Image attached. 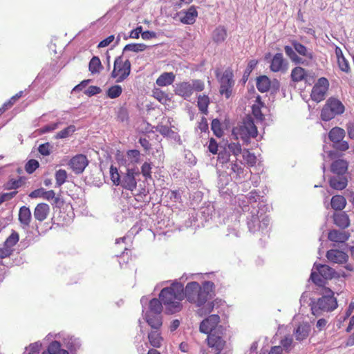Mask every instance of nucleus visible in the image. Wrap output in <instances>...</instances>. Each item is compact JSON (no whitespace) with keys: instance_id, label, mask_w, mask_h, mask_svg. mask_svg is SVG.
<instances>
[{"instance_id":"obj_1","label":"nucleus","mask_w":354,"mask_h":354,"mask_svg":"<svg viewBox=\"0 0 354 354\" xmlns=\"http://www.w3.org/2000/svg\"><path fill=\"white\" fill-rule=\"evenodd\" d=\"M214 283L209 281H204L202 285L196 281L189 282L183 288L184 298H186L187 301L195 304L198 307H201L207 303L204 313H209L214 309V304L213 301H207L214 295ZM200 313L201 315L203 313V308L200 310Z\"/></svg>"},{"instance_id":"obj_2","label":"nucleus","mask_w":354,"mask_h":354,"mask_svg":"<svg viewBox=\"0 0 354 354\" xmlns=\"http://www.w3.org/2000/svg\"><path fill=\"white\" fill-rule=\"evenodd\" d=\"M159 298L165 306L166 313H178L183 307L180 301L184 299L183 287L181 284L176 283L165 288L160 291Z\"/></svg>"},{"instance_id":"obj_3","label":"nucleus","mask_w":354,"mask_h":354,"mask_svg":"<svg viewBox=\"0 0 354 354\" xmlns=\"http://www.w3.org/2000/svg\"><path fill=\"white\" fill-rule=\"evenodd\" d=\"M326 295L319 298L317 301L313 302L311 305L312 313L315 316H319L324 312H330L337 307V302L334 297L333 292L327 289Z\"/></svg>"},{"instance_id":"obj_4","label":"nucleus","mask_w":354,"mask_h":354,"mask_svg":"<svg viewBox=\"0 0 354 354\" xmlns=\"http://www.w3.org/2000/svg\"><path fill=\"white\" fill-rule=\"evenodd\" d=\"M205 88V84L201 80H193L192 82H180L174 86V93L185 100L189 99L194 91L201 92Z\"/></svg>"},{"instance_id":"obj_5","label":"nucleus","mask_w":354,"mask_h":354,"mask_svg":"<svg viewBox=\"0 0 354 354\" xmlns=\"http://www.w3.org/2000/svg\"><path fill=\"white\" fill-rule=\"evenodd\" d=\"M232 133L236 137L240 138L244 142L249 143L251 138L257 136L258 131L253 120L250 118L245 119L242 124L239 127H234Z\"/></svg>"},{"instance_id":"obj_6","label":"nucleus","mask_w":354,"mask_h":354,"mask_svg":"<svg viewBox=\"0 0 354 354\" xmlns=\"http://www.w3.org/2000/svg\"><path fill=\"white\" fill-rule=\"evenodd\" d=\"M345 111V106L342 102L335 98L329 97L321 111V118L324 121H329L336 115H342Z\"/></svg>"},{"instance_id":"obj_7","label":"nucleus","mask_w":354,"mask_h":354,"mask_svg":"<svg viewBox=\"0 0 354 354\" xmlns=\"http://www.w3.org/2000/svg\"><path fill=\"white\" fill-rule=\"evenodd\" d=\"M313 270L310 274V279L312 281L319 286H323L325 283L324 279H331L335 277L336 272L333 268L326 264H321L315 263Z\"/></svg>"},{"instance_id":"obj_8","label":"nucleus","mask_w":354,"mask_h":354,"mask_svg":"<svg viewBox=\"0 0 354 354\" xmlns=\"http://www.w3.org/2000/svg\"><path fill=\"white\" fill-rule=\"evenodd\" d=\"M216 76L218 78L220 84V94L225 95V97L228 99L232 95L234 85L232 69L231 68H226L221 75L218 72H216Z\"/></svg>"},{"instance_id":"obj_9","label":"nucleus","mask_w":354,"mask_h":354,"mask_svg":"<svg viewBox=\"0 0 354 354\" xmlns=\"http://www.w3.org/2000/svg\"><path fill=\"white\" fill-rule=\"evenodd\" d=\"M131 67V64L128 59L124 60L122 56L117 57L114 61L111 77L115 79L118 83L123 82L129 76Z\"/></svg>"},{"instance_id":"obj_10","label":"nucleus","mask_w":354,"mask_h":354,"mask_svg":"<svg viewBox=\"0 0 354 354\" xmlns=\"http://www.w3.org/2000/svg\"><path fill=\"white\" fill-rule=\"evenodd\" d=\"M344 137V129L338 127H333L328 133V138L333 142V147L337 151H346L349 149L348 142L343 140Z\"/></svg>"},{"instance_id":"obj_11","label":"nucleus","mask_w":354,"mask_h":354,"mask_svg":"<svg viewBox=\"0 0 354 354\" xmlns=\"http://www.w3.org/2000/svg\"><path fill=\"white\" fill-rule=\"evenodd\" d=\"M328 87V80L326 77L319 78L313 87L310 94L311 99L317 102L324 100Z\"/></svg>"},{"instance_id":"obj_12","label":"nucleus","mask_w":354,"mask_h":354,"mask_svg":"<svg viewBox=\"0 0 354 354\" xmlns=\"http://www.w3.org/2000/svg\"><path fill=\"white\" fill-rule=\"evenodd\" d=\"M207 335V343L208 346L216 353H220L225 346V341L223 338L222 330L218 329Z\"/></svg>"},{"instance_id":"obj_13","label":"nucleus","mask_w":354,"mask_h":354,"mask_svg":"<svg viewBox=\"0 0 354 354\" xmlns=\"http://www.w3.org/2000/svg\"><path fill=\"white\" fill-rule=\"evenodd\" d=\"M220 317L218 315H211L201 322L199 330L205 334L213 333L214 330L221 329V326L218 327Z\"/></svg>"},{"instance_id":"obj_14","label":"nucleus","mask_w":354,"mask_h":354,"mask_svg":"<svg viewBox=\"0 0 354 354\" xmlns=\"http://www.w3.org/2000/svg\"><path fill=\"white\" fill-rule=\"evenodd\" d=\"M288 69V62L281 53H276L270 60V70L274 73H286Z\"/></svg>"},{"instance_id":"obj_15","label":"nucleus","mask_w":354,"mask_h":354,"mask_svg":"<svg viewBox=\"0 0 354 354\" xmlns=\"http://www.w3.org/2000/svg\"><path fill=\"white\" fill-rule=\"evenodd\" d=\"M88 164V160L85 155L77 154L73 157L69 162L72 170L76 174H82Z\"/></svg>"},{"instance_id":"obj_16","label":"nucleus","mask_w":354,"mask_h":354,"mask_svg":"<svg viewBox=\"0 0 354 354\" xmlns=\"http://www.w3.org/2000/svg\"><path fill=\"white\" fill-rule=\"evenodd\" d=\"M136 175H138V173L134 172L133 169H128L127 173L122 176L120 185L125 189L133 191L137 187Z\"/></svg>"},{"instance_id":"obj_17","label":"nucleus","mask_w":354,"mask_h":354,"mask_svg":"<svg viewBox=\"0 0 354 354\" xmlns=\"http://www.w3.org/2000/svg\"><path fill=\"white\" fill-rule=\"evenodd\" d=\"M180 15V21L184 24L192 25L198 17V11L194 6H190L187 10H181L178 13Z\"/></svg>"},{"instance_id":"obj_18","label":"nucleus","mask_w":354,"mask_h":354,"mask_svg":"<svg viewBox=\"0 0 354 354\" xmlns=\"http://www.w3.org/2000/svg\"><path fill=\"white\" fill-rule=\"evenodd\" d=\"M326 257L330 262L338 264L346 263L348 259V256L346 252L335 249L327 251Z\"/></svg>"},{"instance_id":"obj_19","label":"nucleus","mask_w":354,"mask_h":354,"mask_svg":"<svg viewBox=\"0 0 354 354\" xmlns=\"http://www.w3.org/2000/svg\"><path fill=\"white\" fill-rule=\"evenodd\" d=\"M49 205L46 203H41L37 204L35 208L34 217L37 221L42 222L47 218V217L49 215Z\"/></svg>"},{"instance_id":"obj_20","label":"nucleus","mask_w":354,"mask_h":354,"mask_svg":"<svg viewBox=\"0 0 354 354\" xmlns=\"http://www.w3.org/2000/svg\"><path fill=\"white\" fill-rule=\"evenodd\" d=\"M348 162L344 159L334 160L330 165V171L338 176H343L347 172Z\"/></svg>"},{"instance_id":"obj_21","label":"nucleus","mask_w":354,"mask_h":354,"mask_svg":"<svg viewBox=\"0 0 354 354\" xmlns=\"http://www.w3.org/2000/svg\"><path fill=\"white\" fill-rule=\"evenodd\" d=\"M147 338L150 345L154 348V349L160 348L164 342V338L159 329L151 330L148 333Z\"/></svg>"},{"instance_id":"obj_22","label":"nucleus","mask_w":354,"mask_h":354,"mask_svg":"<svg viewBox=\"0 0 354 354\" xmlns=\"http://www.w3.org/2000/svg\"><path fill=\"white\" fill-rule=\"evenodd\" d=\"M145 320L153 330L160 329L162 325V319L160 314L147 312L146 313Z\"/></svg>"},{"instance_id":"obj_23","label":"nucleus","mask_w":354,"mask_h":354,"mask_svg":"<svg viewBox=\"0 0 354 354\" xmlns=\"http://www.w3.org/2000/svg\"><path fill=\"white\" fill-rule=\"evenodd\" d=\"M334 223L342 229H346L350 225V219L345 212L335 213L333 214Z\"/></svg>"},{"instance_id":"obj_24","label":"nucleus","mask_w":354,"mask_h":354,"mask_svg":"<svg viewBox=\"0 0 354 354\" xmlns=\"http://www.w3.org/2000/svg\"><path fill=\"white\" fill-rule=\"evenodd\" d=\"M348 184V180L343 176H338L331 177L329 179L330 186L336 190H342L345 189Z\"/></svg>"},{"instance_id":"obj_25","label":"nucleus","mask_w":354,"mask_h":354,"mask_svg":"<svg viewBox=\"0 0 354 354\" xmlns=\"http://www.w3.org/2000/svg\"><path fill=\"white\" fill-rule=\"evenodd\" d=\"M310 331V326L308 323L300 324L294 332L295 339L302 341L307 338Z\"/></svg>"},{"instance_id":"obj_26","label":"nucleus","mask_w":354,"mask_h":354,"mask_svg":"<svg viewBox=\"0 0 354 354\" xmlns=\"http://www.w3.org/2000/svg\"><path fill=\"white\" fill-rule=\"evenodd\" d=\"M32 216L29 207L22 206L19 211V221L24 227H28L31 221Z\"/></svg>"},{"instance_id":"obj_27","label":"nucleus","mask_w":354,"mask_h":354,"mask_svg":"<svg viewBox=\"0 0 354 354\" xmlns=\"http://www.w3.org/2000/svg\"><path fill=\"white\" fill-rule=\"evenodd\" d=\"M175 80V75L172 72H165L156 80V83L159 86H167L173 84Z\"/></svg>"},{"instance_id":"obj_28","label":"nucleus","mask_w":354,"mask_h":354,"mask_svg":"<svg viewBox=\"0 0 354 354\" xmlns=\"http://www.w3.org/2000/svg\"><path fill=\"white\" fill-rule=\"evenodd\" d=\"M335 54L337 59V64L341 71L348 73L351 71V68L348 62L344 57L343 53L340 48L336 47Z\"/></svg>"},{"instance_id":"obj_29","label":"nucleus","mask_w":354,"mask_h":354,"mask_svg":"<svg viewBox=\"0 0 354 354\" xmlns=\"http://www.w3.org/2000/svg\"><path fill=\"white\" fill-rule=\"evenodd\" d=\"M328 238L330 241L337 243H344L349 238V234L333 230L329 232Z\"/></svg>"},{"instance_id":"obj_30","label":"nucleus","mask_w":354,"mask_h":354,"mask_svg":"<svg viewBox=\"0 0 354 354\" xmlns=\"http://www.w3.org/2000/svg\"><path fill=\"white\" fill-rule=\"evenodd\" d=\"M257 88L261 93L269 91L271 85L270 78L266 75H261L257 78Z\"/></svg>"},{"instance_id":"obj_31","label":"nucleus","mask_w":354,"mask_h":354,"mask_svg":"<svg viewBox=\"0 0 354 354\" xmlns=\"http://www.w3.org/2000/svg\"><path fill=\"white\" fill-rule=\"evenodd\" d=\"M290 76L292 81L299 82L304 80L308 75L304 68L300 66H296L292 70Z\"/></svg>"},{"instance_id":"obj_32","label":"nucleus","mask_w":354,"mask_h":354,"mask_svg":"<svg viewBox=\"0 0 354 354\" xmlns=\"http://www.w3.org/2000/svg\"><path fill=\"white\" fill-rule=\"evenodd\" d=\"M330 205L335 210H342L346 205V200L341 195L333 196L330 201Z\"/></svg>"},{"instance_id":"obj_33","label":"nucleus","mask_w":354,"mask_h":354,"mask_svg":"<svg viewBox=\"0 0 354 354\" xmlns=\"http://www.w3.org/2000/svg\"><path fill=\"white\" fill-rule=\"evenodd\" d=\"M295 50L301 55L306 57L310 59L313 58V53L308 50L307 48L302 44L294 40L292 41Z\"/></svg>"},{"instance_id":"obj_34","label":"nucleus","mask_w":354,"mask_h":354,"mask_svg":"<svg viewBox=\"0 0 354 354\" xmlns=\"http://www.w3.org/2000/svg\"><path fill=\"white\" fill-rule=\"evenodd\" d=\"M210 103L209 97L206 95H199L197 100V106L199 111L207 115L208 113V106Z\"/></svg>"},{"instance_id":"obj_35","label":"nucleus","mask_w":354,"mask_h":354,"mask_svg":"<svg viewBox=\"0 0 354 354\" xmlns=\"http://www.w3.org/2000/svg\"><path fill=\"white\" fill-rule=\"evenodd\" d=\"M152 96L162 104H167L170 101L168 94L158 88L153 89Z\"/></svg>"},{"instance_id":"obj_36","label":"nucleus","mask_w":354,"mask_h":354,"mask_svg":"<svg viewBox=\"0 0 354 354\" xmlns=\"http://www.w3.org/2000/svg\"><path fill=\"white\" fill-rule=\"evenodd\" d=\"M227 37V30L223 26H218L213 32L212 39L216 43L224 41Z\"/></svg>"},{"instance_id":"obj_37","label":"nucleus","mask_w":354,"mask_h":354,"mask_svg":"<svg viewBox=\"0 0 354 354\" xmlns=\"http://www.w3.org/2000/svg\"><path fill=\"white\" fill-rule=\"evenodd\" d=\"M19 240V233L13 230L10 235L6 239L3 245L8 249L14 250L13 247L18 243Z\"/></svg>"},{"instance_id":"obj_38","label":"nucleus","mask_w":354,"mask_h":354,"mask_svg":"<svg viewBox=\"0 0 354 354\" xmlns=\"http://www.w3.org/2000/svg\"><path fill=\"white\" fill-rule=\"evenodd\" d=\"M163 304L159 299H152L149 301V313L161 314L162 311Z\"/></svg>"},{"instance_id":"obj_39","label":"nucleus","mask_w":354,"mask_h":354,"mask_svg":"<svg viewBox=\"0 0 354 354\" xmlns=\"http://www.w3.org/2000/svg\"><path fill=\"white\" fill-rule=\"evenodd\" d=\"M89 71L91 73H97L102 68L101 61L98 57L94 56L90 60L88 65Z\"/></svg>"},{"instance_id":"obj_40","label":"nucleus","mask_w":354,"mask_h":354,"mask_svg":"<svg viewBox=\"0 0 354 354\" xmlns=\"http://www.w3.org/2000/svg\"><path fill=\"white\" fill-rule=\"evenodd\" d=\"M147 48V46L145 44H127L123 51H131L135 53L142 52Z\"/></svg>"},{"instance_id":"obj_41","label":"nucleus","mask_w":354,"mask_h":354,"mask_svg":"<svg viewBox=\"0 0 354 354\" xmlns=\"http://www.w3.org/2000/svg\"><path fill=\"white\" fill-rule=\"evenodd\" d=\"M122 93V86L120 85L111 86L106 91V95L111 99H115L118 97Z\"/></svg>"},{"instance_id":"obj_42","label":"nucleus","mask_w":354,"mask_h":354,"mask_svg":"<svg viewBox=\"0 0 354 354\" xmlns=\"http://www.w3.org/2000/svg\"><path fill=\"white\" fill-rule=\"evenodd\" d=\"M243 158L248 166L253 167L256 165L257 157L254 153H251L249 150H245L243 151Z\"/></svg>"},{"instance_id":"obj_43","label":"nucleus","mask_w":354,"mask_h":354,"mask_svg":"<svg viewBox=\"0 0 354 354\" xmlns=\"http://www.w3.org/2000/svg\"><path fill=\"white\" fill-rule=\"evenodd\" d=\"M76 129L74 125H70L67 127L66 128L62 129L59 132H58L55 138L57 139H63L68 137L71 134L74 133Z\"/></svg>"},{"instance_id":"obj_44","label":"nucleus","mask_w":354,"mask_h":354,"mask_svg":"<svg viewBox=\"0 0 354 354\" xmlns=\"http://www.w3.org/2000/svg\"><path fill=\"white\" fill-rule=\"evenodd\" d=\"M21 185V178H19L17 180L10 179L3 185V188L6 190L17 189L20 187Z\"/></svg>"},{"instance_id":"obj_45","label":"nucleus","mask_w":354,"mask_h":354,"mask_svg":"<svg viewBox=\"0 0 354 354\" xmlns=\"http://www.w3.org/2000/svg\"><path fill=\"white\" fill-rule=\"evenodd\" d=\"M56 184L57 186L63 185L67 178V173L64 169H59L56 171L55 175Z\"/></svg>"},{"instance_id":"obj_46","label":"nucleus","mask_w":354,"mask_h":354,"mask_svg":"<svg viewBox=\"0 0 354 354\" xmlns=\"http://www.w3.org/2000/svg\"><path fill=\"white\" fill-rule=\"evenodd\" d=\"M129 161L132 164L138 163L140 160V153L138 150L131 149L127 152Z\"/></svg>"},{"instance_id":"obj_47","label":"nucleus","mask_w":354,"mask_h":354,"mask_svg":"<svg viewBox=\"0 0 354 354\" xmlns=\"http://www.w3.org/2000/svg\"><path fill=\"white\" fill-rule=\"evenodd\" d=\"M110 176L113 185H119L122 178H120L118 169L113 165H111L110 167Z\"/></svg>"},{"instance_id":"obj_48","label":"nucleus","mask_w":354,"mask_h":354,"mask_svg":"<svg viewBox=\"0 0 354 354\" xmlns=\"http://www.w3.org/2000/svg\"><path fill=\"white\" fill-rule=\"evenodd\" d=\"M39 167V163L37 160L30 159L29 160L26 165L25 170L28 174H32L38 167Z\"/></svg>"},{"instance_id":"obj_49","label":"nucleus","mask_w":354,"mask_h":354,"mask_svg":"<svg viewBox=\"0 0 354 354\" xmlns=\"http://www.w3.org/2000/svg\"><path fill=\"white\" fill-rule=\"evenodd\" d=\"M151 163L145 162L141 167V174L146 180L151 179Z\"/></svg>"},{"instance_id":"obj_50","label":"nucleus","mask_w":354,"mask_h":354,"mask_svg":"<svg viewBox=\"0 0 354 354\" xmlns=\"http://www.w3.org/2000/svg\"><path fill=\"white\" fill-rule=\"evenodd\" d=\"M52 145L49 142L41 144L38 147L39 152L43 156H48L51 153Z\"/></svg>"},{"instance_id":"obj_51","label":"nucleus","mask_w":354,"mask_h":354,"mask_svg":"<svg viewBox=\"0 0 354 354\" xmlns=\"http://www.w3.org/2000/svg\"><path fill=\"white\" fill-rule=\"evenodd\" d=\"M212 130L216 136H221L223 131L221 128V123L218 119H214L212 122Z\"/></svg>"},{"instance_id":"obj_52","label":"nucleus","mask_w":354,"mask_h":354,"mask_svg":"<svg viewBox=\"0 0 354 354\" xmlns=\"http://www.w3.org/2000/svg\"><path fill=\"white\" fill-rule=\"evenodd\" d=\"M228 149L235 156L241 153V146L239 142H232L228 145Z\"/></svg>"},{"instance_id":"obj_53","label":"nucleus","mask_w":354,"mask_h":354,"mask_svg":"<svg viewBox=\"0 0 354 354\" xmlns=\"http://www.w3.org/2000/svg\"><path fill=\"white\" fill-rule=\"evenodd\" d=\"M59 350H61V344L57 341L52 342L48 347L49 354H56Z\"/></svg>"},{"instance_id":"obj_54","label":"nucleus","mask_w":354,"mask_h":354,"mask_svg":"<svg viewBox=\"0 0 354 354\" xmlns=\"http://www.w3.org/2000/svg\"><path fill=\"white\" fill-rule=\"evenodd\" d=\"M61 124L62 123L60 122H57L51 123V124L45 125L40 129V132L41 133H48L50 131H53L55 130L56 129H57L59 125Z\"/></svg>"},{"instance_id":"obj_55","label":"nucleus","mask_w":354,"mask_h":354,"mask_svg":"<svg viewBox=\"0 0 354 354\" xmlns=\"http://www.w3.org/2000/svg\"><path fill=\"white\" fill-rule=\"evenodd\" d=\"M118 121L124 122H127L129 120V113L126 109L121 108L119 109L117 115Z\"/></svg>"},{"instance_id":"obj_56","label":"nucleus","mask_w":354,"mask_h":354,"mask_svg":"<svg viewBox=\"0 0 354 354\" xmlns=\"http://www.w3.org/2000/svg\"><path fill=\"white\" fill-rule=\"evenodd\" d=\"M17 194V191H13L8 193H3L0 194V205H1L3 202L11 200L14 198Z\"/></svg>"},{"instance_id":"obj_57","label":"nucleus","mask_w":354,"mask_h":354,"mask_svg":"<svg viewBox=\"0 0 354 354\" xmlns=\"http://www.w3.org/2000/svg\"><path fill=\"white\" fill-rule=\"evenodd\" d=\"M252 113L257 120L260 121H263L264 120V115L262 113L259 105L254 104L252 106Z\"/></svg>"},{"instance_id":"obj_58","label":"nucleus","mask_w":354,"mask_h":354,"mask_svg":"<svg viewBox=\"0 0 354 354\" xmlns=\"http://www.w3.org/2000/svg\"><path fill=\"white\" fill-rule=\"evenodd\" d=\"M230 155L226 151H220L218 154V160L222 164L228 162L230 161Z\"/></svg>"},{"instance_id":"obj_59","label":"nucleus","mask_w":354,"mask_h":354,"mask_svg":"<svg viewBox=\"0 0 354 354\" xmlns=\"http://www.w3.org/2000/svg\"><path fill=\"white\" fill-rule=\"evenodd\" d=\"M218 144L216 140L212 138L209 140V143L208 145V149L212 154H216L218 152Z\"/></svg>"},{"instance_id":"obj_60","label":"nucleus","mask_w":354,"mask_h":354,"mask_svg":"<svg viewBox=\"0 0 354 354\" xmlns=\"http://www.w3.org/2000/svg\"><path fill=\"white\" fill-rule=\"evenodd\" d=\"M44 188L37 189L29 194V197L32 198H44Z\"/></svg>"},{"instance_id":"obj_61","label":"nucleus","mask_w":354,"mask_h":354,"mask_svg":"<svg viewBox=\"0 0 354 354\" xmlns=\"http://www.w3.org/2000/svg\"><path fill=\"white\" fill-rule=\"evenodd\" d=\"M14 250L8 249L4 245L0 248V259L9 257L13 252Z\"/></svg>"},{"instance_id":"obj_62","label":"nucleus","mask_w":354,"mask_h":354,"mask_svg":"<svg viewBox=\"0 0 354 354\" xmlns=\"http://www.w3.org/2000/svg\"><path fill=\"white\" fill-rule=\"evenodd\" d=\"M139 143L143 147L145 151H148L151 149V145L149 142V140L145 137H141L139 139Z\"/></svg>"},{"instance_id":"obj_63","label":"nucleus","mask_w":354,"mask_h":354,"mask_svg":"<svg viewBox=\"0 0 354 354\" xmlns=\"http://www.w3.org/2000/svg\"><path fill=\"white\" fill-rule=\"evenodd\" d=\"M101 92V89L100 87L96 86H90L88 89L85 91V94L88 96H93L94 95L98 94Z\"/></svg>"},{"instance_id":"obj_64","label":"nucleus","mask_w":354,"mask_h":354,"mask_svg":"<svg viewBox=\"0 0 354 354\" xmlns=\"http://www.w3.org/2000/svg\"><path fill=\"white\" fill-rule=\"evenodd\" d=\"M231 170L233 173L236 174L238 176L243 173V169L236 162L231 165Z\"/></svg>"}]
</instances>
